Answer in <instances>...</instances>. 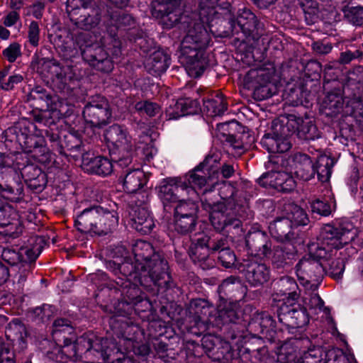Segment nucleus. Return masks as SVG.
I'll return each mask as SVG.
<instances>
[{
	"label": "nucleus",
	"mask_w": 363,
	"mask_h": 363,
	"mask_svg": "<svg viewBox=\"0 0 363 363\" xmlns=\"http://www.w3.org/2000/svg\"><path fill=\"white\" fill-rule=\"evenodd\" d=\"M258 182L264 187H272L281 192H290L296 187L294 177L285 172L264 173L259 178Z\"/></svg>",
	"instance_id": "2eb2a0df"
},
{
	"label": "nucleus",
	"mask_w": 363,
	"mask_h": 363,
	"mask_svg": "<svg viewBox=\"0 0 363 363\" xmlns=\"http://www.w3.org/2000/svg\"><path fill=\"white\" fill-rule=\"evenodd\" d=\"M306 304L311 311H313L314 313H318L324 308V302L321 298L316 294H311L306 301Z\"/></svg>",
	"instance_id": "3c124183"
},
{
	"label": "nucleus",
	"mask_w": 363,
	"mask_h": 363,
	"mask_svg": "<svg viewBox=\"0 0 363 363\" xmlns=\"http://www.w3.org/2000/svg\"><path fill=\"white\" fill-rule=\"evenodd\" d=\"M170 65V57L162 50L154 52L146 60L145 67L153 76L164 73Z\"/></svg>",
	"instance_id": "c85d7f7f"
},
{
	"label": "nucleus",
	"mask_w": 363,
	"mask_h": 363,
	"mask_svg": "<svg viewBox=\"0 0 363 363\" xmlns=\"http://www.w3.org/2000/svg\"><path fill=\"white\" fill-rule=\"evenodd\" d=\"M181 191H186L189 196L196 194L194 187L189 186L186 182L177 179H169L161 185L160 196L164 205L167 203H177Z\"/></svg>",
	"instance_id": "dca6fc26"
},
{
	"label": "nucleus",
	"mask_w": 363,
	"mask_h": 363,
	"mask_svg": "<svg viewBox=\"0 0 363 363\" xmlns=\"http://www.w3.org/2000/svg\"><path fill=\"white\" fill-rule=\"evenodd\" d=\"M320 352L321 350L320 349L310 350L307 352L304 353L301 363H311L310 360L311 359H315L313 362L311 363H320V360L319 357Z\"/></svg>",
	"instance_id": "0e129e2a"
},
{
	"label": "nucleus",
	"mask_w": 363,
	"mask_h": 363,
	"mask_svg": "<svg viewBox=\"0 0 363 363\" xmlns=\"http://www.w3.org/2000/svg\"><path fill=\"white\" fill-rule=\"evenodd\" d=\"M285 210L286 211V217L290 220L292 226H304L308 224V215L300 206L294 203H289L285 207Z\"/></svg>",
	"instance_id": "72a5a7b5"
},
{
	"label": "nucleus",
	"mask_w": 363,
	"mask_h": 363,
	"mask_svg": "<svg viewBox=\"0 0 363 363\" xmlns=\"http://www.w3.org/2000/svg\"><path fill=\"white\" fill-rule=\"evenodd\" d=\"M183 23L186 25L184 26L186 35L181 43L182 53L190 64L199 66L203 50L210 42V34L200 17H194Z\"/></svg>",
	"instance_id": "7ed1b4c3"
},
{
	"label": "nucleus",
	"mask_w": 363,
	"mask_h": 363,
	"mask_svg": "<svg viewBox=\"0 0 363 363\" xmlns=\"http://www.w3.org/2000/svg\"><path fill=\"white\" fill-rule=\"evenodd\" d=\"M281 285L284 288V293L288 296L286 301L279 306L278 311L279 322L291 328L306 325L309 322L306 308L295 303L298 298V294L296 291L298 288L296 282L294 279L286 277L281 279Z\"/></svg>",
	"instance_id": "20e7f679"
},
{
	"label": "nucleus",
	"mask_w": 363,
	"mask_h": 363,
	"mask_svg": "<svg viewBox=\"0 0 363 363\" xmlns=\"http://www.w3.org/2000/svg\"><path fill=\"white\" fill-rule=\"evenodd\" d=\"M312 48L314 52H315L317 54L320 55H326L330 52L333 48L330 44H325L320 41L313 43L312 45Z\"/></svg>",
	"instance_id": "e2e57ef3"
},
{
	"label": "nucleus",
	"mask_w": 363,
	"mask_h": 363,
	"mask_svg": "<svg viewBox=\"0 0 363 363\" xmlns=\"http://www.w3.org/2000/svg\"><path fill=\"white\" fill-rule=\"evenodd\" d=\"M213 156H207L205 160L199 164L191 172L189 173V183L193 186L199 189L203 187L211 180V177H206V170H208V164L216 162Z\"/></svg>",
	"instance_id": "7c9ffc66"
},
{
	"label": "nucleus",
	"mask_w": 363,
	"mask_h": 363,
	"mask_svg": "<svg viewBox=\"0 0 363 363\" xmlns=\"http://www.w3.org/2000/svg\"><path fill=\"white\" fill-rule=\"evenodd\" d=\"M208 245L210 250L213 252L218 251L219 252L221 249L228 248L226 239L222 237L211 238L208 236Z\"/></svg>",
	"instance_id": "4d7b16f0"
},
{
	"label": "nucleus",
	"mask_w": 363,
	"mask_h": 363,
	"mask_svg": "<svg viewBox=\"0 0 363 363\" xmlns=\"http://www.w3.org/2000/svg\"><path fill=\"white\" fill-rule=\"evenodd\" d=\"M90 0H67V11L69 13L70 19L79 28L90 30L95 28L100 21L99 14L95 12L93 14L84 13L78 18H74L76 9L80 6L86 8L89 4Z\"/></svg>",
	"instance_id": "4468645a"
},
{
	"label": "nucleus",
	"mask_w": 363,
	"mask_h": 363,
	"mask_svg": "<svg viewBox=\"0 0 363 363\" xmlns=\"http://www.w3.org/2000/svg\"><path fill=\"white\" fill-rule=\"evenodd\" d=\"M135 108L140 112L146 113L150 117L155 116L160 111V107L157 104L148 101L138 102L135 105Z\"/></svg>",
	"instance_id": "a18cd8bd"
},
{
	"label": "nucleus",
	"mask_w": 363,
	"mask_h": 363,
	"mask_svg": "<svg viewBox=\"0 0 363 363\" xmlns=\"http://www.w3.org/2000/svg\"><path fill=\"white\" fill-rule=\"evenodd\" d=\"M40 28L38 21H30L27 25L28 41L33 47H38L40 40Z\"/></svg>",
	"instance_id": "37998d69"
},
{
	"label": "nucleus",
	"mask_w": 363,
	"mask_h": 363,
	"mask_svg": "<svg viewBox=\"0 0 363 363\" xmlns=\"http://www.w3.org/2000/svg\"><path fill=\"white\" fill-rule=\"evenodd\" d=\"M199 102L189 98L179 99L173 107L166 111L168 120L177 119L181 116L194 114L199 111Z\"/></svg>",
	"instance_id": "cd10ccee"
},
{
	"label": "nucleus",
	"mask_w": 363,
	"mask_h": 363,
	"mask_svg": "<svg viewBox=\"0 0 363 363\" xmlns=\"http://www.w3.org/2000/svg\"><path fill=\"white\" fill-rule=\"evenodd\" d=\"M129 214L132 221L131 225L137 231L147 234L154 228V220L146 207H133Z\"/></svg>",
	"instance_id": "b1692460"
},
{
	"label": "nucleus",
	"mask_w": 363,
	"mask_h": 363,
	"mask_svg": "<svg viewBox=\"0 0 363 363\" xmlns=\"http://www.w3.org/2000/svg\"><path fill=\"white\" fill-rule=\"evenodd\" d=\"M23 80V77L20 74L10 76L8 82L1 83V88L5 90H10L13 88L15 84L20 83Z\"/></svg>",
	"instance_id": "69168bd1"
},
{
	"label": "nucleus",
	"mask_w": 363,
	"mask_h": 363,
	"mask_svg": "<svg viewBox=\"0 0 363 363\" xmlns=\"http://www.w3.org/2000/svg\"><path fill=\"white\" fill-rule=\"evenodd\" d=\"M323 104L325 108L329 111L327 114L335 115L342 109L344 101L341 96L335 94H329L325 97Z\"/></svg>",
	"instance_id": "79ce46f5"
},
{
	"label": "nucleus",
	"mask_w": 363,
	"mask_h": 363,
	"mask_svg": "<svg viewBox=\"0 0 363 363\" xmlns=\"http://www.w3.org/2000/svg\"><path fill=\"white\" fill-rule=\"evenodd\" d=\"M295 121L288 119L284 121H274L271 131L264 135L261 144L270 153H284L289 150L291 143L290 136L298 129Z\"/></svg>",
	"instance_id": "39448f33"
},
{
	"label": "nucleus",
	"mask_w": 363,
	"mask_h": 363,
	"mask_svg": "<svg viewBox=\"0 0 363 363\" xmlns=\"http://www.w3.org/2000/svg\"><path fill=\"white\" fill-rule=\"evenodd\" d=\"M350 231L334 225H325L320 233L319 241L313 255L319 259H327L333 255V249L342 247L344 245L353 240V235Z\"/></svg>",
	"instance_id": "0eeeda50"
},
{
	"label": "nucleus",
	"mask_w": 363,
	"mask_h": 363,
	"mask_svg": "<svg viewBox=\"0 0 363 363\" xmlns=\"http://www.w3.org/2000/svg\"><path fill=\"white\" fill-rule=\"evenodd\" d=\"M293 167L296 175L304 181H309L315 176V166L310 157L298 152L293 156Z\"/></svg>",
	"instance_id": "bb28decb"
},
{
	"label": "nucleus",
	"mask_w": 363,
	"mask_h": 363,
	"mask_svg": "<svg viewBox=\"0 0 363 363\" xmlns=\"http://www.w3.org/2000/svg\"><path fill=\"white\" fill-rule=\"evenodd\" d=\"M332 256H329L327 259H323V262L325 264V272L328 273L330 276L335 279L342 277L345 270V261L342 257H336L331 259Z\"/></svg>",
	"instance_id": "4c0bfd02"
},
{
	"label": "nucleus",
	"mask_w": 363,
	"mask_h": 363,
	"mask_svg": "<svg viewBox=\"0 0 363 363\" xmlns=\"http://www.w3.org/2000/svg\"><path fill=\"white\" fill-rule=\"evenodd\" d=\"M347 20L357 26L363 25V6H344L342 9Z\"/></svg>",
	"instance_id": "ea45409f"
},
{
	"label": "nucleus",
	"mask_w": 363,
	"mask_h": 363,
	"mask_svg": "<svg viewBox=\"0 0 363 363\" xmlns=\"http://www.w3.org/2000/svg\"><path fill=\"white\" fill-rule=\"evenodd\" d=\"M113 217L111 211L101 206L84 209L77 216L74 223L78 230L86 233L92 231L98 234H106L111 230Z\"/></svg>",
	"instance_id": "423d86ee"
},
{
	"label": "nucleus",
	"mask_w": 363,
	"mask_h": 363,
	"mask_svg": "<svg viewBox=\"0 0 363 363\" xmlns=\"http://www.w3.org/2000/svg\"><path fill=\"white\" fill-rule=\"evenodd\" d=\"M313 213L320 216H328L331 213V206L327 201L315 199L311 203Z\"/></svg>",
	"instance_id": "de8ad7c7"
},
{
	"label": "nucleus",
	"mask_w": 363,
	"mask_h": 363,
	"mask_svg": "<svg viewBox=\"0 0 363 363\" xmlns=\"http://www.w3.org/2000/svg\"><path fill=\"white\" fill-rule=\"evenodd\" d=\"M238 269L243 273L246 281L252 286H262L270 278L269 267L257 257L244 259Z\"/></svg>",
	"instance_id": "9b49d317"
},
{
	"label": "nucleus",
	"mask_w": 363,
	"mask_h": 363,
	"mask_svg": "<svg viewBox=\"0 0 363 363\" xmlns=\"http://www.w3.org/2000/svg\"><path fill=\"white\" fill-rule=\"evenodd\" d=\"M208 243V235H203L191 245L189 252L192 261L198 264L203 269H208L212 266V262H209L208 259L211 250Z\"/></svg>",
	"instance_id": "412c9836"
},
{
	"label": "nucleus",
	"mask_w": 363,
	"mask_h": 363,
	"mask_svg": "<svg viewBox=\"0 0 363 363\" xmlns=\"http://www.w3.org/2000/svg\"><path fill=\"white\" fill-rule=\"evenodd\" d=\"M196 195L197 194H196ZM194 196H195V195H194L193 196H190L191 199H179L174 207V216L197 218L198 206L192 200Z\"/></svg>",
	"instance_id": "e433bc0d"
},
{
	"label": "nucleus",
	"mask_w": 363,
	"mask_h": 363,
	"mask_svg": "<svg viewBox=\"0 0 363 363\" xmlns=\"http://www.w3.org/2000/svg\"><path fill=\"white\" fill-rule=\"evenodd\" d=\"M180 4L179 0H155L151 4L152 15L166 28H171L182 18Z\"/></svg>",
	"instance_id": "1a4fd4ad"
},
{
	"label": "nucleus",
	"mask_w": 363,
	"mask_h": 363,
	"mask_svg": "<svg viewBox=\"0 0 363 363\" xmlns=\"http://www.w3.org/2000/svg\"><path fill=\"white\" fill-rule=\"evenodd\" d=\"M245 242L247 247L252 253L255 252L266 257L271 252V241L267 235L263 231L249 232Z\"/></svg>",
	"instance_id": "393cba45"
},
{
	"label": "nucleus",
	"mask_w": 363,
	"mask_h": 363,
	"mask_svg": "<svg viewBox=\"0 0 363 363\" xmlns=\"http://www.w3.org/2000/svg\"><path fill=\"white\" fill-rule=\"evenodd\" d=\"M225 140L239 154L242 153L246 148L245 143L243 141V136L229 135L226 137Z\"/></svg>",
	"instance_id": "864d4df0"
},
{
	"label": "nucleus",
	"mask_w": 363,
	"mask_h": 363,
	"mask_svg": "<svg viewBox=\"0 0 363 363\" xmlns=\"http://www.w3.org/2000/svg\"><path fill=\"white\" fill-rule=\"evenodd\" d=\"M9 217L11 218V220L4 222L2 220L0 222V234L4 236L16 237L21 232V226L18 220V216L12 209H10Z\"/></svg>",
	"instance_id": "c9c22d12"
},
{
	"label": "nucleus",
	"mask_w": 363,
	"mask_h": 363,
	"mask_svg": "<svg viewBox=\"0 0 363 363\" xmlns=\"http://www.w3.org/2000/svg\"><path fill=\"white\" fill-rule=\"evenodd\" d=\"M218 317L223 323L235 322L238 319L236 311L231 306L219 307Z\"/></svg>",
	"instance_id": "09e8293b"
},
{
	"label": "nucleus",
	"mask_w": 363,
	"mask_h": 363,
	"mask_svg": "<svg viewBox=\"0 0 363 363\" xmlns=\"http://www.w3.org/2000/svg\"><path fill=\"white\" fill-rule=\"evenodd\" d=\"M45 6L42 2H37L27 9V14L32 15L37 19H40Z\"/></svg>",
	"instance_id": "052dcab7"
},
{
	"label": "nucleus",
	"mask_w": 363,
	"mask_h": 363,
	"mask_svg": "<svg viewBox=\"0 0 363 363\" xmlns=\"http://www.w3.org/2000/svg\"><path fill=\"white\" fill-rule=\"evenodd\" d=\"M238 288L242 289L243 292H245L246 290V288L242 286L241 280L239 278L233 276H230L224 279L219 286V289L222 290H233L234 289Z\"/></svg>",
	"instance_id": "8fccbe9b"
},
{
	"label": "nucleus",
	"mask_w": 363,
	"mask_h": 363,
	"mask_svg": "<svg viewBox=\"0 0 363 363\" xmlns=\"http://www.w3.org/2000/svg\"><path fill=\"white\" fill-rule=\"evenodd\" d=\"M362 56V52L359 50H357L354 52L347 50L340 53L338 62L342 65H347L353 60L360 58Z\"/></svg>",
	"instance_id": "bf43d9fd"
},
{
	"label": "nucleus",
	"mask_w": 363,
	"mask_h": 363,
	"mask_svg": "<svg viewBox=\"0 0 363 363\" xmlns=\"http://www.w3.org/2000/svg\"><path fill=\"white\" fill-rule=\"evenodd\" d=\"M300 132L303 134L305 140H314L319 136L316 126L311 123L303 125Z\"/></svg>",
	"instance_id": "5fc2aeb1"
},
{
	"label": "nucleus",
	"mask_w": 363,
	"mask_h": 363,
	"mask_svg": "<svg viewBox=\"0 0 363 363\" xmlns=\"http://www.w3.org/2000/svg\"><path fill=\"white\" fill-rule=\"evenodd\" d=\"M73 328L67 319L55 320L52 332L57 346L50 352L48 357L57 362L66 363L69 360L82 361L84 363H113V342L107 337H97L93 333H86L73 340Z\"/></svg>",
	"instance_id": "f257e3e1"
},
{
	"label": "nucleus",
	"mask_w": 363,
	"mask_h": 363,
	"mask_svg": "<svg viewBox=\"0 0 363 363\" xmlns=\"http://www.w3.org/2000/svg\"><path fill=\"white\" fill-rule=\"evenodd\" d=\"M308 4H311L308 6L304 4V6L302 7L306 23L312 25L319 19V9L317 7L316 4L312 1Z\"/></svg>",
	"instance_id": "c03bdc74"
},
{
	"label": "nucleus",
	"mask_w": 363,
	"mask_h": 363,
	"mask_svg": "<svg viewBox=\"0 0 363 363\" xmlns=\"http://www.w3.org/2000/svg\"><path fill=\"white\" fill-rule=\"evenodd\" d=\"M0 363H15L13 354L8 345L2 342L0 338Z\"/></svg>",
	"instance_id": "6e6d98bb"
},
{
	"label": "nucleus",
	"mask_w": 363,
	"mask_h": 363,
	"mask_svg": "<svg viewBox=\"0 0 363 363\" xmlns=\"http://www.w3.org/2000/svg\"><path fill=\"white\" fill-rule=\"evenodd\" d=\"M290 220L286 217L279 218L269 224V230L274 238L279 240H290L291 229Z\"/></svg>",
	"instance_id": "473e14b6"
},
{
	"label": "nucleus",
	"mask_w": 363,
	"mask_h": 363,
	"mask_svg": "<svg viewBox=\"0 0 363 363\" xmlns=\"http://www.w3.org/2000/svg\"><path fill=\"white\" fill-rule=\"evenodd\" d=\"M313 256L303 257L298 262L296 266V274L299 279L306 283L318 284L323 277L325 264L314 255Z\"/></svg>",
	"instance_id": "f8f14e48"
},
{
	"label": "nucleus",
	"mask_w": 363,
	"mask_h": 363,
	"mask_svg": "<svg viewBox=\"0 0 363 363\" xmlns=\"http://www.w3.org/2000/svg\"><path fill=\"white\" fill-rule=\"evenodd\" d=\"M218 259L223 267L230 268L234 265L236 257L234 252L228 247L220 250Z\"/></svg>",
	"instance_id": "49530a36"
},
{
	"label": "nucleus",
	"mask_w": 363,
	"mask_h": 363,
	"mask_svg": "<svg viewBox=\"0 0 363 363\" xmlns=\"http://www.w3.org/2000/svg\"><path fill=\"white\" fill-rule=\"evenodd\" d=\"M19 13L16 11L9 12L4 18V24L7 27H11L19 20Z\"/></svg>",
	"instance_id": "338daca9"
},
{
	"label": "nucleus",
	"mask_w": 363,
	"mask_h": 363,
	"mask_svg": "<svg viewBox=\"0 0 363 363\" xmlns=\"http://www.w3.org/2000/svg\"><path fill=\"white\" fill-rule=\"evenodd\" d=\"M237 24L246 36L254 40L258 39L263 33V23L250 9H244L240 12L237 18Z\"/></svg>",
	"instance_id": "6ab92c4d"
},
{
	"label": "nucleus",
	"mask_w": 363,
	"mask_h": 363,
	"mask_svg": "<svg viewBox=\"0 0 363 363\" xmlns=\"http://www.w3.org/2000/svg\"><path fill=\"white\" fill-rule=\"evenodd\" d=\"M334 161L330 157L322 155L318 158L315 166V174H317L320 182H326L329 181Z\"/></svg>",
	"instance_id": "f704fd0d"
},
{
	"label": "nucleus",
	"mask_w": 363,
	"mask_h": 363,
	"mask_svg": "<svg viewBox=\"0 0 363 363\" xmlns=\"http://www.w3.org/2000/svg\"><path fill=\"white\" fill-rule=\"evenodd\" d=\"M275 72V68L272 65L252 69L244 77L245 86L247 89H253L255 94L258 95L260 99L271 97L272 94L268 85L274 77Z\"/></svg>",
	"instance_id": "6e6552de"
},
{
	"label": "nucleus",
	"mask_w": 363,
	"mask_h": 363,
	"mask_svg": "<svg viewBox=\"0 0 363 363\" xmlns=\"http://www.w3.org/2000/svg\"><path fill=\"white\" fill-rule=\"evenodd\" d=\"M228 104L220 93L203 100V111L211 117L222 115L226 110Z\"/></svg>",
	"instance_id": "2f4dec72"
},
{
	"label": "nucleus",
	"mask_w": 363,
	"mask_h": 363,
	"mask_svg": "<svg viewBox=\"0 0 363 363\" xmlns=\"http://www.w3.org/2000/svg\"><path fill=\"white\" fill-rule=\"evenodd\" d=\"M196 220L197 218L174 216L173 229L182 235L189 233L195 229Z\"/></svg>",
	"instance_id": "58836bf2"
},
{
	"label": "nucleus",
	"mask_w": 363,
	"mask_h": 363,
	"mask_svg": "<svg viewBox=\"0 0 363 363\" xmlns=\"http://www.w3.org/2000/svg\"><path fill=\"white\" fill-rule=\"evenodd\" d=\"M115 134L116 135L117 141L115 143V149H117L119 155L122 152H125L126 155H122L117 162L118 166L123 168V166L127 167L131 162L130 152L133 149L131 143V136L128 134L127 129L115 125Z\"/></svg>",
	"instance_id": "4be33fe9"
},
{
	"label": "nucleus",
	"mask_w": 363,
	"mask_h": 363,
	"mask_svg": "<svg viewBox=\"0 0 363 363\" xmlns=\"http://www.w3.org/2000/svg\"><path fill=\"white\" fill-rule=\"evenodd\" d=\"M116 265H118V270L126 279V281L122 284L115 281L116 284L121 286L123 290L125 289H128L125 292L128 299L125 300V301L132 303H136L140 301L141 298L139 296L140 290L135 285L131 284V278H138L140 283L143 284L142 280V271L136 269L135 267V262H130L128 259H125L121 262H116L115 261V266Z\"/></svg>",
	"instance_id": "ddd939ff"
},
{
	"label": "nucleus",
	"mask_w": 363,
	"mask_h": 363,
	"mask_svg": "<svg viewBox=\"0 0 363 363\" xmlns=\"http://www.w3.org/2000/svg\"><path fill=\"white\" fill-rule=\"evenodd\" d=\"M82 168L89 174L106 176L111 173L113 165L106 157L86 153L82 156Z\"/></svg>",
	"instance_id": "aec40b11"
},
{
	"label": "nucleus",
	"mask_w": 363,
	"mask_h": 363,
	"mask_svg": "<svg viewBox=\"0 0 363 363\" xmlns=\"http://www.w3.org/2000/svg\"><path fill=\"white\" fill-rule=\"evenodd\" d=\"M194 305L196 307L195 313L200 318L201 315H206L209 311V307L204 300L199 299L195 302Z\"/></svg>",
	"instance_id": "774afa93"
},
{
	"label": "nucleus",
	"mask_w": 363,
	"mask_h": 363,
	"mask_svg": "<svg viewBox=\"0 0 363 363\" xmlns=\"http://www.w3.org/2000/svg\"><path fill=\"white\" fill-rule=\"evenodd\" d=\"M295 254L291 252L286 245H280L274 247L272 264L277 269H287L294 263Z\"/></svg>",
	"instance_id": "c756f323"
},
{
	"label": "nucleus",
	"mask_w": 363,
	"mask_h": 363,
	"mask_svg": "<svg viewBox=\"0 0 363 363\" xmlns=\"http://www.w3.org/2000/svg\"><path fill=\"white\" fill-rule=\"evenodd\" d=\"M133 254L136 269L146 271V264L154 258L156 253L151 243L143 240H138L133 245Z\"/></svg>",
	"instance_id": "5701e85b"
},
{
	"label": "nucleus",
	"mask_w": 363,
	"mask_h": 363,
	"mask_svg": "<svg viewBox=\"0 0 363 363\" xmlns=\"http://www.w3.org/2000/svg\"><path fill=\"white\" fill-rule=\"evenodd\" d=\"M24 152L35 161L46 164L52 160V154L46 145L44 138L38 135H29L26 138Z\"/></svg>",
	"instance_id": "f3484780"
},
{
	"label": "nucleus",
	"mask_w": 363,
	"mask_h": 363,
	"mask_svg": "<svg viewBox=\"0 0 363 363\" xmlns=\"http://www.w3.org/2000/svg\"><path fill=\"white\" fill-rule=\"evenodd\" d=\"M254 322L260 326L262 334L274 331L276 328L275 320L267 312L257 313L254 317Z\"/></svg>",
	"instance_id": "a19ab883"
},
{
	"label": "nucleus",
	"mask_w": 363,
	"mask_h": 363,
	"mask_svg": "<svg viewBox=\"0 0 363 363\" xmlns=\"http://www.w3.org/2000/svg\"><path fill=\"white\" fill-rule=\"evenodd\" d=\"M169 266L161 255H155L154 258L146 264V271L142 272V279L148 277L155 286L160 289H169L173 285L169 273Z\"/></svg>",
	"instance_id": "9d476101"
},
{
	"label": "nucleus",
	"mask_w": 363,
	"mask_h": 363,
	"mask_svg": "<svg viewBox=\"0 0 363 363\" xmlns=\"http://www.w3.org/2000/svg\"><path fill=\"white\" fill-rule=\"evenodd\" d=\"M201 207L209 213V218L214 229L231 238L242 233V220L249 218L248 208L235 203L233 199L213 202L201 199Z\"/></svg>",
	"instance_id": "f03ea898"
},
{
	"label": "nucleus",
	"mask_w": 363,
	"mask_h": 363,
	"mask_svg": "<svg viewBox=\"0 0 363 363\" xmlns=\"http://www.w3.org/2000/svg\"><path fill=\"white\" fill-rule=\"evenodd\" d=\"M83 116L86 123L94 127L106 125L111 121V111L106 101L101 99L100 104H88L83 111Z\"/></svg>",
	"instance_id": "a211bd4d"
},
{
	"label": "nucleus",
	"mask_w": 363,
	"mask_h": 363,
	"mask_svg": "<svg viewBox=\"0 0 363 363\" xmlns=\"http://www.w3.org/2000/svg\"><path fill=\"white\" fill-rule=\"evenodd\" d=\"M144 181V172L139 169H135L126 173L124 178L118 179L116 189L118 191H123L128 194H133L143 186Z\"/></svg>",
	"instance_id": "a878e982"
},
{
	"label": "nucleus",
	"mask_w": 363,
	"mask_h": 363,
	"mask_svg": "<svg viewBox=\"0 0 363 363\" xmlns=\"http://www.w3.org/2000/svg\"><path fill=\"white\" fill-rule=\"evenodd\" d=\"M3 54L10 62H13L21 55V46L18 43H12L3 51Z\"/></svg>",
	"instance_id": "13d9d810"
},
{
	"label": "nucleus",
	"mask_w": 363,
	"mask_h": 363,
	"mask_svg": "<svg viewBox=\"0 0 363 363\" xmlns=\"http://www.w3.org/2000/svg\"><path fill=\"white\" fill-rule=\"evenodd\" d=\"M116 11H115V13ZM135 23L133 18L123 11L117 12V18L115 19V27L118 28L131 26Z\"/></svg>",
	"instance_id": "603ef678"
},
{
	"label": "nucleus",
	"mask_w": 363,
	"mask_h": 363,
	"mask_svg": "<svg viewBox=\"0 0 363 363\" xmlns=\"http://www.w3.org/2000/svg\"><path fill=\"white\" fill-rule=\"evenodd\" d=\"M89 280L95 285L99 286L107 285L108 277L106 273L99 271L97 273L89 275Z\"/></svg>",
	"instance_id": "680f3d73"
}]
</instances>
